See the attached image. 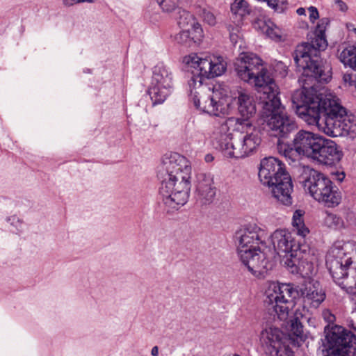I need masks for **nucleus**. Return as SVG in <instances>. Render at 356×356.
Instances as JSON below:
<instances>
[{
    "instance_id": "nucleus-4",
    "label": "nucleus",
    "mask_w": 356,
    "mask_h": 356,
    "mask_svg": "<svg viewBox=\"0 0 356 356\" xmlns=\"http://www.w3.org/2000/svg\"><path fill=\"white\" fill-rule=\"evenodd\" d=\"M265 304L271 314L281 321L287 319L295 300L302 298L304 304L317 308L325 300V293L317 281L305 282L295 287L291 284L272 283L266 291Z\"/></svg>"
},
{
    "instance_id": "nucleus-5",
    "label": "nucleus",
    "mask_w": 356,
    "mask_h": 356,
    "mask_svg": "<svg viewBox=\"0 0 356 356\" xmlns=\"http://www.w3.org/2000/svg\"><path fill=\"white\" fill-rule=\"evenodd\" d=\"M243 130L230 129L221 131V127L213 134V144L227 157L243 159L254 154L261 143V131L259 128Z\"/></svg>"
},
{
    "instance_id": "nucleus-41",
    "label": "nucleus",
    "mask_w": 356,
    "mask_h": 356,
    "mask_svg": "<svg viewBox=\"0 0 356 356\" xmlns=\"http://www.w3.org/2000/svg\"><path fill=\"white\" fill-rule=\"evenodd\" d=\"M204 159H205L206 162L209 163L213 160V155L208 154L205 156Z\"/></svg>"
},
{
    "instance_id": "nucleus-38",
    "label": "nucleus",
    "mask_w": 356,
    "mask_h": 356,
    "mask_svg": "<svg viewBox=\"0 0 356 356\" xmlns=\"http://www.w3.org/2000/svg\"><path fill=\"white\" fill-rule=\"evenodd\" d=\"M227 29L229 32V35L231 33H237L238 34V33L239 31V29L238 26H234L231 24L227 26Z\"/></svg>"
},
{
    "instance_id": "nucleus-40",
    "label": "nucleus",
    "mask_w": 356,
    "mask_h": 356,
    "mask_svg": "<svg viewBox=\"0 0 356 356\" xmlns=\"http://www.w3.org/2000/svg\"><path fill=\"white\" fill-rule=\"evenodd\" d=\"M151 354L153 356H158L159 355V348L157 346H154L151 350Z\"/></svg>"
},
{
    "instance_id": "nucleus-29",
    "label": "nucleus",
    "mask_w": 356,
    "mask_h": 356,
    "mask_svg": "<svg viewBox=\"0 0 356 356\" xmlns=\"http://www.w3.org/2000/svg\"><path fill=\"white\" fill-rule=\"evenodd\" d=\"M162 10L170 13L177 8L178 0H156Z\"/></svg>"
},
{
    "instance_id": "nucleus-14",
    "label": "nucleus",
    "mask_w": 356,
    "mask_h": 356,
    "mask_svg": "<svg viewBox=\"0 0 356 356\" xmlns=\"http://www.w3.org/2000/svg\"><path fill=\"white\" fill-rule=\"evenodd\" d=\"M238 109L242 118H227L219 127H221V131H228L230 129L243 130L252 127L250 118L256 113L253 97L247 92H240L238 96Z\"/></svg>"
},
{
    "instance_id": "nucleus-7",
    "label": "nucleus",
    "mask_w": 356,
    "mask_h": 356,
    "mask_svg": "<svg viewBox=\"0 0 356 356\" xmlns=\"http://www.w3.org/2000/svg\"><path fill=\"white\" fill-rule=\"evenodd\" d=\"M234 70L242 81L254 84L259 99L264 92L268 95L278 90L268 70L264 68L261 59L253 53H241L234 62Z\"/></svg>"
},
{
    "instance_id": "nucleus-36",
    "label": "nucleus",
    "mask_w": 356,
    "mask_h": 356,
    "mask_svg": "<svg viewBox=\"0 0 356 356\" xmlns=\"http://www.w3.org/2000/svg\"><path fill=\"white\" fill-rule=\"evenodd\" d=\"M343 80L345 82H348L350 85H353L355 81L353 79V75L350 74H345L343 75Z\"/></svg>"
},
{
    "instance_id": "nucleus-44",
    "label": "nucleus",
    "mask_w": 356,
    "mask_h": 356,
    "mask_svg": "<svg viewBox=\"0 0 356 356\" xmlns=\"http://www.w3.org/2000/svg\"><path fill=\"white\" fill-rule=\"evenodd\" d=\"M305 10L304 8H300L297 10V13L299 15H302L303 14H305Z\"/></svg>"
},
{
    "instance_id": "nucleus-27",
    "label": "nucleus",
    "mask_w": 356,
    "mask_h": 356,
    "mask_svg": "<svg viewBox=\"0 0 356 356\" xmlns=\"http://www.w3.org/2000/svg\"><path fill=\"white\" fill-rule=\"evenodd\" d=\"M342 289L347 293L354 295L356 301V282L348 277V275L337 283Z\"/></svg>"
},
{
    "instance_id": "nucleus-35",
    "label": "nucleus",
    "mask_w": 356,
    "mask_h": 356,
    "mask_svg": "<svg viewBox=\"0 0 356 356\" xmlns=\"http://www.w3.org/2000/svg\"><path fill=\"white\" fill-rule=\"evenodd\" d=\"M336 4L339 6V8L341 11H346L348 9L347 5L341 0H336Z\"/></svg>"
},
{
    "instance_id": "nucleus-22",
    "label": "nucleus",
    "mask_w": 356,
    "mask_h": 356,
    "mask_svg": "<svg viewBox=\"0 0 356 356\" xmlns=\"http://www.w3.org/2000/svg\"><path fill=\"white\" fill-rule=\"evenodd\" d=\"M177 24L181 29L195 32V39H202L203 31L195 17L189 12L178 8Z\"/></svg>"
},
{
    "instance_id": "nucleus-32",
    "label": "nucleus",
    "mask_w": 356,
    "mask_h": 356,
    "mask_svg": "<svg viewBox=\"0 0 356 356\" xmlns=\"http://www.w3.org/2000/svg\"><path fill=\"white\" fill-rule=\"evenodd\" d=\"M325 222L329 227H341L343 225L342 218L333 213L327 214L325 218Z\"/></svg>"
},
{
    "instance_id": "nucleus-42",
    "label": "nucleus",
    "mask_w": 356,
    "mask_h": 356,
    "mask_svg": "<svg viewBox=\"0 0 356 356\" xmlns=\"http://www.w3.org/2000/svg\"><path fill=\"white\" fill-rule=\"evenodd\" d=\"M345 178V174L343 172H341L337 175V180L339 181H342Z\"/></svg>"
},
{
    "instance_id": "nucleus-3",
    "label": "nucleus",
    "mask_w": 356,
    "mask_h": 356,
    "mask_svg": "<svg viewBox=\"0 0 356 356\" xmlns=\"http://www.w3.org/2000/svg\"><path fill=\"white\" fill-rule=\"evenodd\" d=\"M191 168L188 161L178 153L165 154L159 168L160 194L167 212H173L188 201L191 189Z\"/></svg>"
},
{
    "instance_id": "nucleus-18",
    "label": "nucleus",
    "mask_w": 356,
    "mask_h": 356,
    "mask_svg": "<svg viewBox=\"0 0 356 356\" xmlns=\"http://www.w3.org/2000/svg\"><path fill=\"white\" fill-rule=\"evenodd\" d=\"M271 242L275 252L281 257L282 262L291 254L300 250L299 245L296 242L292 234L285 229H277L271 235Z\"/></svg>"
},
{
    "instance_id": "nucleus-17",
    "label": "nucleus",
    "mask_w": 356,
    "mask_h": 356,
    "mask_svg": "<svg viewBox=\"0 0 356 356\" xmlns=\"http://www.w3.org/2000/svg\"><path fill=\"white\" fill-rule=\"evenodd\" d=\"M266 250V247L261 250V248H257L256 250L247 252V255L243 258L242 254H239L238 257L241 262L247 266L248 270L255 276H262L268 270L273 268L274 266L272 260V255L269 256Z\"/></svg>"
},
{
    "instance_id": "nucleus-26",
    "label": "nucleus",
    "mask_w": 356,
    "mask_h": 356,
    "mask_svg": "<svg viewBox=\"0 0 356 356\" xmlns=\"http://www.w3.org/2000/svg\"><path fill=\"white\" fill-rule=\"evenodd\" d=\"M195 32L191 30L182 29L175 36V40L177 43L185 46H191L192 43L199 42L201 39H195Z\"/></svg>"
},
{
    "instance_id": "nucleus-24",
    "label": "nucleus",
    "mask_w": 356,
    "mask_h": 356,
    "mask_svg": "<svg viewBox=\"0 0 356 356\" xmlns=\"http://www.w3.org/2000/svg\"><path fill=\"white\" fill-rule=\"evenodd\" d=\"M303 210L297 209L294 211L292 218L293 227L296 229L297 234L302 236H305L309 233V229L305 227L303 216Z\"/></svg>"
},
{
    "instance_id": "nucleus-2",
    "label": "nucleus",
    "mask_w": 356,
    "mask_h": 356,
    "mask_svg": "<svg viewBox=\"0 0 356 356\" xmlns=\"http://www.w3.org/2000/svg\"><path fill=\"white\" fill-rule=\"evenodd\" d=\"M185 62L196 72L188 81L190 95L197 108L211 115L219 116L227 111L228 104L224 99L216 100L210 87L203 85L204 78L222 75L227 69V63L222 56H203L192 54L185 58Z\"/></svg>"
},
{
    "instance_id": "nucleus-25",
    "label": "nucleus",
    "mask_w": 356,
    "mask_h": 356,
    "mask_svg": "<svg viewBox=\"0 0 356 356\" xmlns=\"http://www.w3.org/2000/svg\"><path fill=\"white\" fill-rule=\"evenodd\" d=\"M340 60L356 71V47H349L343 49L339 55Z\"/></svg>"
},
{
    "instance_id": "nucleus-45",
    "label": "nucleus",
    "mask_w": 356,
    "mask_h": 356,
    "mask_svg": "<svg viewBox=\"0 0 356 356\" xmlns=\"http://www.w3.org/2000/svg\"><path fill=\"white\" fill-rule=\"evenodd\" d=\"M352 327L356 332V322L353 321V323H352Z\"/></svg>"
},
{
    "instance_id": "nucleus-21",
    "label": "nucleus",
    "mask_w": 356,
    "mask_h": 356,
    "mask_svg": "<svg viewBox=\"0 0 356 356\" xmlns=\"http://www.w3.org/2000/svg\"><path fill=\"white\" fill-rule=\"evenodd\" d=\"M321 146L314 161L326 165L340 161L342 154L334 141L323 138Z\"/></svg>"
},
{
    "instance_id": "nucleus-39",
    "label": "nucleus",
    "mask_w": 356,
    "mask_h": 356,
    "mask_svg": "<svg viewBox=\"0 0 356 356\" xmlns=\"http://www.w3.org/2000/svg\"><path fill=\"white\" fill-rule=\"evenodd\" d=\"M230 40L233 43H236L238 38L237 33H231L229 35Z\"/></svg>"
},
{
    "instance_id": "nucleus-43",
    "label": "nucleus",
    "mask_w": 356,
    "mask_h": 356,
    "mask_svg": "<svg viewBox=\"0 0 356 356\" xmlns=\"http://www.w3.org/2000/svg\"><path fill=\"white\" fill-rule=\"evenodd\" d=\"M326 314H328V315H329V316H328V318H327V320H328L329 321H330V322H331V321H333L334 320L335 317H334V315H332V314H330L328 312H325V313H324V316H326Z\"/></svg>"
},
{
    "instance_id": "nucleus-13",
    "label": "nucleus",
    "mask_w": 356,
    "mask_h": 356,
    "mask_svg": "<svg viewBox=\"0 0 356 356\" xmlns=\"http://www.w3.org/2000/svg\"><path fill=\"white\" fill-rule=\"evenodd\" d=\"M260 343L269 356L291 355L290 339L276 327L269 326L264 329L260 333Z\"/></svg>"
},
{
    "instance_id": "nucleus-20",
    "label": "nucleus",
    "mask_w": 356,
    "mask_h": 356,
    "mask_svg": "<svg viewBox=\"0 0 356 356\" xmlns=\"http://www.w3.org/2000/svg\"><path fill=\"white\" fill-rule=\"evenodd\" d=\"M283 264L293 273H300L309 277L314 273V264L304 257L300 250L291 254V257L284 259Z\"/></svg>"
},
{
    "instance_id": "nucleus-28",
    "label": "nucleus",
    "mask_w": 356,
    "mask_h": 356,
    "mask_svg": "<svg viewBox=\"0 0 356 356\" xmlns=\"http://www.w3.org/2000/svg\"><path fill=\"white\" fill-rule=\"evenodd\" d=\"M231 10L235 15L243 16L248 13V3L244 0H235L231 5Z\"/></svg>"
},
{
    "instance_id": "nucleus-9",
    "label": "nucleus",
    "mask_w": 356,
    "mask_h": 356,
    "mask_svg": "<svg viewBox=\"0 0 356 356\" xmlns=\"http://www.w3.org/2000/svg\"><path fill=\"white\" fill-rule=\"evenodd\" d=\"M305 191L317 202L327 207H334L341 200V193L337 186L323 173L307 168L300 177Z\"/></svg>"
},
{
    "instance_id": "nucleus-31",
    "label": "nucleus",
    "mask_w": 356,
    "mask_h": 356,
    "mask_svg": "<svg viewBox=\"0 0 356 356\" xmlns=\"http://www.w3.org/2000/svg\"><path fill=\"white\" fill-rule=\"evenodd\" d=\"M199 14L203 20L210 26H214L216 24V19L213 13L206 8H200Z\"/></svg>"
},
{
    "instance_id": "nucleus-6",
    "label": "nucleus",
    "mask_w": 356,
    "mask_h": 356,
    "mask_svg": "<svg viewBox=\"0 0 356 356\" xmlns=\"http://www.w3.org/2000/svg\"><path fill=\"white\" fill-rule=\"evenodd\" d=\"M278 95V90L268 95L264 92L259 103L262 115L266 118L268 131L271 136L278 138L277 143L284 142L297 129L293 119L286 113Z\"/></svg>"
},
{
    "instance_id": "nucleus-47",
    "label": "nucleus",
    "mask_w": 356,
    "mask_h": 356,
    "mask_svg": "<svg viewBox=\"0 0 356 356\" xmlns=\"http://www.w3.org/2000/svg\"><path fill=\"white\" fill-rule=\"evenodd\" d=\"M86 1H88V2H92L93 1H92V0H86Z\"/></svg>"
},
{
    "instance_id": "nucleus-23",
    "label": "nucleus",
    "mask_w": 356,
    "mask_h": 356,
    "mask_svg": "<svg viewBox=\"0 0 356 356\" xmlns=\"http://www.w3.org/2000/svg\"><path fill=\"white\" fill-rule=\"evenodd\" d=\"M254 28L259 29L262 33L275 41H280L282 39L281 30L272 22L257 19L254 22Z\"/></svg>"
},
{
    "instance_id": "nucleus-37",
    "label": "nucleus",
    "mask_w": 356,
    "mask_h": 356,
    "mask_svg": "<svg viewBox=\"0 0 356 356\" xmlns=\"http://www.w3.org/2000/svg\"><path fill=\"white\" fill-rule=\"evenodd\" d=\"M347 244H351L353 245V248L352 249H350V254L354 256H356V242L355 241H347Z\"/></svg>"
},
{
    "instance_id": "nucleus-8",
    "label": "nucleus",
    "mask_w": 356,
    "mask_h": 356,
    "mask_svg": "<svg viewBox=\"0 0 356 356\" xmlns=\"http://www.w3.org/2000/svg\"><path fill=\"white\" fill-rule=\"evenodd\" d=\"M258 175L263 185L271 188L273 196L278 201L284 205L291 204L293 184L282 161L273 156L262 159Z\"/></svg>"
},
{
    "instance_id": "nucleus-34",
    "label": "nucleus",
    "mask_w": 356,
    "mask_h": 356,
    "mask_svg": "<svg viewBox=\"0 0 356 356\" xmlns=\"http://www.w3.org/2000/svg\"><path fill=\"white\" fill-rule=\"evenodd\" d=\"M191 138L193 141L197 143H202L204 139V135L199 132L195 133L194 136H191Z\"/></svg>"
},
{
    "instance_id": "nucleus-33",
    "label": "nucleus",
    "mask_w": 356,
    "mask_h": 356,
    "mask_svg": "<svg viewBox=\"0 0 356 356\" xmlns=\"http://www.w3.org/2000/svg\"><path fill=\"white\" fill-rule=\"evenodd\" d=\"M309 19L311 22H314V21L319 17L318 12L316 8L311 6L309 8Z\"/></svg>"
},
{
    "instance_id": "nucleus-15",
    "label": "nucleus",
    "mask_w": 356,
    "mask_h": 356,
    "mask_svg": "<svg viewBox=\"0 0 356 356\" xmlns=\"http://www.w3.org/2000/svg\"><path fill=\"white\" fill-rule=\"evenodd\" d=\"M267 234L266 231L256 224H249L236 231L234 235L235 242L237 244L238 254H242L243 258L246 257L247 252L256 250L264 246Z\"/></svg>"
},
{
    "instance_id": "nucleus-1",
    "label": "nucleus",
    "mask_w": 356,
    "mask_h": 356,
    "mask_svg": "<svg viewBox=\"0 0 356 356\" xmlns=\"http://www.w3.org/2000/svg\"><path fill=\"white\" fill-rule=\"evenodd\" d=\"M329 24L328 18H322L311 42L298 44L293 53L295 63L302 70L300 81L303 87L293 93L292 106L302 120L309 125H316L325 134L354 138L356 116L348 115L334 95L316 94L314 90V82L327 83L332 77L330 68L324 66L320 55L327 47L325 32Z\"/></svg>"
},
{
    "instance_id": "nucleus-48",
    "label": "nucleus",
    "mask_w": 356,
    "mask_h": 356,
    "mask_svg": "<svg viewBox=\"0 0 356 356\" xmlns=\"http://www.w3.org/2000/svg\"><path fill=\"white\" fill-rule=\"evenodd\" d=\"M289 356H294L293 352L292 350H291V355H289Z\"/></svg>"
},
{
    "instance_id": "nucleus-16",
    "label": "nucleus",
    "mask_w": 356,
    "mask_h": 356,
    "mask_svg": "<svg viewBox=\"0 0 356 356\" xmlns=\"http://www.w3.org/2000/svg\"><path fill=\"white\" fill-rule=\"evenodd\" d=\"M152 84L148 93L153 105L162 104L172 92V74L170 69L161 64L154 67Z\"/></svg>"
},
{
    "instance_id": "nucleus-12",
    "label": "nucleus",
    "mask_w": 356,
    "mask_h": 356,
    "mask_svg": "<svg viewBox=\"0 0 356 356\" xmlns=\"http://www.w3.org/2000/svg\"><path fill=\"white\" fill-rule=\"evenodd\" d=\"M353 245L347 242L341 244L334 243L330 249L326 256V266L337 284L348 275V269L353 263V257L350 254Z\"/></svg>"
},
{
    "instance_id": "nucleus-10",
    "label": "nucleus",
    "mask_w": 356,
    "mask_h": 356,
    "mask_svg": "<svg viewBox=\"0 0 356 356\" xmlns=\"http://www.w3.org/2000/svg\"><path fill=\"white\" fill-rule=\"evenodd\" d=\"M323 137L313 132L300 130L294 136L291 143L280 141L277 144L278 152L291 162L298 161L302 156L314 160L320 149Z\"/></svg>"
},
{
    "instance_id": "nucleus-19",
    "label": "nucleus",
    "mask_w": 356,
    "mask_h": 356,
    "mask_svg": "<svg viewBox=\"0 0 356 356\" xmlns=\"http://www.w3.org/2000/svg\"><path fill=\"white\" fill-rule=\"evenodd\" d=\"M197 200L201 204L207 205L213 202L216 193L213 176L210 173H199L196 184Z\"/></svg>"
},
{
    "instance_id": "nucleus-11",
    "label": "nucleus",
    "mask_w": 356,
    "mask_h": 356,
    "mask_svg": "<svg viewBox=\"0 0 356 356\" xmlns=\"http://www.w3.org/2000/svg\"><path fill=\"white\" fill-rule=\"evenodd\" d=\"M321 356H356V337L342 326L325 327Z\"/></svg>"
},
{
    "instance_id": "nucleus-30",
    "label": "nucleus",
    "mask_w": 356,
    "mask_h": 356,
    "mask_svg": "<svg viewBox=\"0 0 356 356\" xmlns=\"http://www.w3.org/2000/svg\"><path fill=\"white\" fill-rule=\"evenodd\" d=\"M290 330L292 334L300 337L303 334V326L298 318H293L290 321Z\"/></svg>"
},
{
    "instance_id": "nucleus-46",
    "label": "nucleus",
    "mask_w": 356,
    "mask_h": 356,
    "mask_svg": "<svg viewBox=\"0 0 356 356\" xmlns=\"http://www.w3.org/2000/svg\"><path fill=\"white\" fill-rule=\"evenodd\" d=\"M86 1V0H77L76 2L77 3H81V2H84Z\"/></svg>"
}]
</instances>
